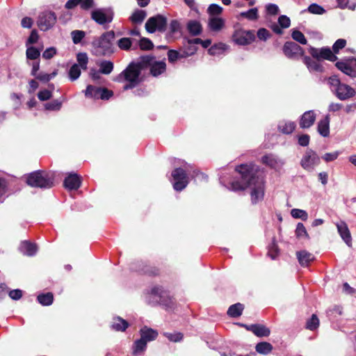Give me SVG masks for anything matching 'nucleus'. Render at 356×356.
I'll use <instances>...</instances> for the list:
<instances>
[{
  "mask_svg": "<svg viewBox=\"0 0 356 356\" xmlns=\"http://www.w3.org/2000/svg\"><path fill=\"white\" fill-rule=\"evenodd\" d=\"M236 171L240 175V180L231 181L228 188L234 191L250 188L252 203L261 201L264 196V181L256 175L257 167L252 163L241 164L236 168Z\"/></svg>",
  "mask_w": 356,
  "mask_h": 356,
  "instance_id": "nucleus-1",
  "label": "nucleus"
},
{
  "mask_svg": "<svg viewBox=\"0 0 356 356\" xmlns=\"http://www.w3.org/2000/svg\"><path fill=\"white\" fill-rule=\"evenodd\" d=\"M141 68L143 67L140 61L137 64L130 63L126 69L115 77L114 81L119 83L126 82L127 83L123 86L124 90L132 89L140 83Z\"/></svg>",
  "mask_w": 356,
  "mask_h": 356,
  "instance_id": "nucleus-2",
  "label": "nucleus"
},
{
  "mask_svg": "<svg viewBox=\"0 0 356 356\" xmlns=\"http://www.w3.org/2000/svg\"><path fill=\"white\" fill-rule=\"evenodd\" d=\"M114 32L111 31L94 38L92 42L93 54L97 56L111 55L113 53L112 40L114 39Z\"/></svg>",
  "mask_w": 356,
  "mask_h": 356,
  "instance_id": "nucleus-3",
  "label": "nucleus"
},
{
  "mask_svg": "<svg viewBox=\"0 0 356 356\" xmlns=\"http://www.w3.org/2000/svg\"><path fill=\"white\" fill-rule=\"evenodd\" d=\"M328 84L331 91L341 101L349 99L356 94L355 90L353 88L341 83L337 76L329 77Z\"/></svg>",
  "mask_w": 356,
  "mask_h": 356,
  "instance_id": "nucleus-4",
  "label": "nucleus"
},
{
  "mask_svg": "<svg viewBox=\"0 0 356 356\" xmlns=\"http://www.w3.org/2000/svg\"><path fill=\"white\" fill-rule=\"evenodd\" d=\"M54 180L52 173L38 170L30 173L27 177L26 182L32 187L49 188L54 186Z\"/></svg>",
  "mask_w": 356,
  "mask_h": 356,
  "instance_id": "nucleus-5",
  "label": "nucleus"
},
{
  "mask_svg": "<svg viewBox=\"0 0 356 356\" xmlns=\"http://www.w3.org/2000/svg\"><path fill=\"white\" fill-rule=\"evenodd\" d=\"M190 165L182 161L181 167L175 168L172 172V183L173 188L177 191L184 190L189 183L188 172H189Z\"/></svg>",
  "mask_w": 356,
  "mask_h": 356,
  "instance_id": "nucleus-6",
  "label": "nucleus"
},
{
  "mask_svg": "<svg viewBox=\"0 0 356 356\" xmlns=\"http://www.w3.org/2000/svg\"><path fill=\"white\" fill-rule=\"evenodd\" d=\"M141 67H150V73L154 76H158L165 71L166 64L165 61H156L152 56H143L140 58Z\"/></svg>",
  "mask_w": 356,
  "mask_h": 356,
  "instance_id": "nucleus-7",
  "label": "nucleus"
},
{
  "mask_svg": "<svg viewBox=\"0 0 356 356\" xmlns=\"http://www.w3.org/2000/svg\"><path fill=\"white\" fill-rule=\"evenodd\" d=\"M167 19L161 15L149 17L145 23V29L148 33H154L156 31L163 32L165 30Z\"/></svg>",
  "mask_w": 356,
  "mask_h": 356,
  "instance_id": "nucleus-8",
  "label": "nucleus"
},
{
  "mask_svg": "<svg viewBox=\"0 0 356 356\" xmlns=\"http://www.w3.org/2000/svg\"><path fill=\"white\" fill-rule=\"evenodd\" d=\"M56 22V16L54 12L44 11L40 13L37 24L42 31H46L54 26Z\"/></svg>",
  "mask_w": 356,
  "mask_h": 356,
  "instance_id": "nucleus-9",
  "label": "nucleus"
},
{
  "mask_svg": "<svg viewBox=\"0 0 356 356\" xmlns=\"http://www.w3.org/2000/svg\"><path fill=\"white\" fill-rule=\"evenodd\" d=\"M320 157L312 149H307L303 155L300 164L307 171H313L316 166L320 163Z\"/></svg>",
  "mask_w": 356,
  "mask_h": 356,
  "instance_id": "nucleus-10",
  "label": "nucleus"
},
{
  "mask_svg": "<svg viewBox=\"0 0 356 356\" xmlns=\"http://www.w3.org/2000/svg\"><path fill=\"white\" fill-rule=\"evenodd\" d=\"M255 39L253 31H246L242 29H236L232 35L233 41L238 45H247Z\"/></svg>",
  "mask_w": 356,
  "mask_h": 356,
  "instance_id": "nucleus-11",
  "label": "nucleus"
},
{
  "mask_svg": "<svg viewBox=\"0 0 356 356\" xmlns=\"http://www.w3.org/2000/svg\"><path fill=\"white\" fill-rule=\"evenodd\" d=\"M85 95L94 99H108L113 95V92L107 88L89 85L85 91Z\"/></svg>",
  "mask_w": 356,
  "mask_h": 356,
  "instance_id": "nucleus-12",
  "label": "nucleus"
},
{
  "mask_svg": "<svg viewBox=\"0 0 356 356\" xmlns=\"http://www.w3.org/2000/svg\"><path fill=\"white\" fill-rule=\"evenodd\" d=\"M91 18L98 24L104 25L112 22L113 14L111 11L99 8L92 11Z\"/></svg>",
  "mask_w": 356,
  "mask_h": 356,
  "instance_id": "nucleus-13",
  "label": "nucleus"
},
{
  "mask_svg": "<svg viewBox=\"0 0 356 356\" xmlns=\"http://www.w3.org/2000/svg\"><path fill=\"white\" fill-rule=\"evenodd\" d=\"M309 54L314 58H316L318 60L320 58H324L330 61H335L337 60V56H335L328 47H324L320 49L311 47L309 49Z\"/></svg>",
  "mask_w": 356,
  "mask_h": 356,
  "instance_id": "nucleus-14",
  "label": "nucleus"
},
{
  "mask_svg": "<svg viewBox=\"0 0 356 356\" xmlns=\"http://www.w3.org/2000/svg\"><path fill=\"white\" fill-rule=\"evenodd\" d=\"M283 51L289 58H295L303 54L302 48L294 42H286L283 47Z\"/></svg>",
  "mask_w": 356,
  "mask_h": 356,
  "instance_id": "nucleus-15",
  "label": "nucleus"
},
{
  "mask_svg": "<svg viewBox=\"0 0 356 356\" xmlns=\"http://www.w3.org/2000/svg\"><path fill=\"white\" fill-rule=\"evenodd\" d=\"M336 226L343 241L348 246L350 247L352 245V237L347 224L344 221H340L336 224Z\"/></svg>",
  "mask_w": 356,
  "mask_h": 356,
  "instance_id": "nucleus-16",
  "label": "nucleus"
},
{
  "mask_svg": "<svg viewBox=\"0 0 356 356\" xmlns=\"http://www.w3.org/2000/svg\"><path fill=\"white\" fill-rule=\"evenodd\" d=\"M316 115L314 111H308L305 112L300 120L299 124L302 129H307L312 127L315 120Z\"/></svg>",
  "mask_w": 356,
  "mask_h": 356,
  "instance_id": "nucleus-17",
  "label": "nucleus"
},
{
  "mask_svg": "<svg viewBox=\"0 0 356 356\" xmlns=\"http://www.w3.org/2000/svg\"><path fill=\"white\" fill-rule=\"evenodd\" d=\"M64 186L68 190H76L81 186L80 177L76 173H70L64 180Z\"/></svg>",
  "mask_w": 356,
  "mask_h": 356,
  "instance_id": "nucleus-18",
  "label": "nucleus"
},
{
  "mask_svg": "<svg viewBox=\"0 0 356 356\" xmlns=\"http://www.w3.org/2000/svg\"><path fill=\"white\" fill-rule=\"evenodd\" d=\"M245 328L253 332L257 337H263L270 335V331L269 328L261 324H252L250 325H244Z\"/></svg>",
  "mask_w": 356,
  "mask_h": 356,
  "instance_id": "nucleus-19",
  "label": "nucleus"
},
{
  "mask_svg": "<svg viewBox=\"0 0 356 356\" xmlns=\"http://www.w3.org/2000/svg\"><path fill=\"white\" fill-rule=\"evenodd\" d=\"M303 61L310 72H322L323 71V67L318 59L314 60L309 56H305Z\"/></svg>",
  "mask_w": 356,
  "mask_h": 356,
  "instance_id": "nucleus-20",
  "label": "nucleus"
},
{
  "mask_svg": "<svg viewBox=\"0 0 356 356\" xmlns=\"http://www.w3.org/2000/svg\"><path fill=\"white\" fill-rule=\"evenodd\" d=\"M19 250L23 254L32 257L35 254L38 248L35 244L24 241L21 243Z\"/></svg>",
  "mask_w": 356,
  "mask_h": 356,
  "instance_id": "nucleus-21",
  "label": "nucleus"
},
{
  "mask_svg": "<svg viewBox=\"0 0 356 356\" xmlns=\"http://www.w3.org/2000/svg\"><path fill=\"white\" fill-rule=\"evenodd\" d=\"M296 127V122L287 120L280 121L277 125L278 130L284 134H291Z\"/></svg>",
  "mask_w": 356,
  "mask_h": 356,
  "instance_id": "nucleus-22",
  "label": "nucleus"
},
{
  "mask_svg": "<svg viewBox=\"0 0 356 356\" xmlns=\"http://www.w3.org/2000/svg\"><path fill=\"white\" fill-rule=\"evenodd\" d=\"M318 132L323 137H327L330 134V118L326 115L321 120L318 124Z\"/></svg>",
  "mask_w": 356,
  "mask_h": 356,
  "instance_id": "nucleus-23",
  "label": "nucleus"
},
{
  "mask_svg": "<svg viewBox=\"0 0 356 356\" xmlns=\"http://www.w3.org/2000/svg\"><path fill=\"white\" fill-rule=\"evenodd\" d=\"M296 254L302 266H307L314 259V255L305 250L297 252Z\"/></svg>",
  "mask_w": 356,
  "mask_h": 356,
  "instance_id": "nucleus-24",
  "label": "nucleus"
},
{
  "mask_svg": "<svg viewBox=\"0 0 356 356\" xmlns=\"http://www.w3.org/2000/svg\"><path fill=\"white\" fill-rule=\"evenodd\" d=\"M336 67L343 72L345 74L349 76L351 78L356 77V70H354L350 65L346 62H337Z\"/></svg>",
  "mask_w": 356,
  "mask_h": 356,
  "instance_id": "nucleus-25",
  "label": "nucleus"
},
{
  "mask_svg": "<svg viewBox=\"0 0 356 356\" xmlns=\"http://www.w3.org/2000/svg\"><path fill=\"white\" fill-rule=\"evenodd\" d=\"M187 30L191 35L196 36L201 33L202 28L200 22L190 20L187 23Z\"/></svg>",
  "mask_w": 356,
  "mask_h": 356,
  "instance_id": "nucleus-26",
  "label": "nucleus"
},
{
  "mask_svg": "<svg viewBox=\"0 0 356 356\" xmlns=\"http://www.w3.org/2000/svg\"><path fill=\"white\" fill-rule=\"evenodd\" d=\"M157 336L158 332L151 328L145 327L140 330V338L145 342L154 340Z\"/></svg>",
  "mask_w": 356,
  "mask_h": 356,
  "instance_id": "nucleus-27",
  "label": "nucleus"
},
{
  "mask_svg": "<svg viewBox=\"0 0 356 356\" xmlns=\"http://www.w3.org/2000/svg\"><path fill=\"white\" fill-rule=\"evenodd\" d=\"M225 25V20L221 17H210L209 20V26L211 30L218 31L221 30Z\"/></svg>",
  "mask_w": 356,
  "mask_h": 356,
  "instance_id": "nucleus-28",
  "label": "nucleus"
},
{
  "mask_svg": "<svg viewBox=\"0 0 356 356\" xmlns=\"http://www.w3.org/2000/svg\"><path fill=\"white\" fill-rule=\"evenodd\" d=\"M97 65L99 67V72L103 74H111L114 68L113 63L106 60H100Z\"/></svg>",
  "mask_w": 356,
  "mask_h": 356,
  "instance_id": "nucleus-29",
  "label": "nucleus"
},
{
  "mask_svg": "<svg viewBox=\"0 0 356 356\" xmlns=\"http://www.w3.org/2000/svg\"><path fill=\"white\" fill-rule=\"evenodd\" d=\"M128 323L120 317H115L111 324V328L115 331H124L128 327Z\"/></svg>",
  "mask_w": 356,
  "mask_h": 356,
  "instance_id": "nucleus-30",
  "label": "nucleus"
},
{
  "mask_svg": "<svg viewBox=\"0 0 356 356\" xmlns=\"http://www.w3.org/2000/svg\"><path fill=\"white\" fill-rule=\"evenodd\" d=\"M146 16L147 13L145 10L136 9L130 16L129 19L134 24H141Z\"/></svg>",
  "mask_w": 356,
  "mask_h": 356,
  "instance_id": "nucleus-31",
  "label": "nucleus"
},
{
  "mask_svg": "<svg viewBox=\"0 0 356 356\" xmlns=\"http://www.w3.org/2000/svg\"><path fill=\"white\" fill-rule=\"evenodd\" d=\"M273 346L266 341L259 342L255 346L256 351L261 355H268L273 350Z\"/></svg>",
  "mask_w": 356,
  "mask_h": 356,
  "instance_id": "nucleus-32",
  "label": "nucleus"
},
{
  "mask_svg": "<svg viewBox=\"0 0 356 356\" xmlns=\"http://www.w3.org/2000/svg\"><path fill=\"white\" fill-rule=\"evenodd\" d=\"M243 309V305L241 303H236L229 307L227 314L233 318L238 317L242 314Z\"/></svg>",
  "mask_w": 356,
  "mask_h": 356,
  "instance_id": "nucleus-33",
  "label": "nucleus"
},
{
  "mask_svg": "<svg viewBox=\"0 0 356 356\" xmlns=\"http://www.w3.org/2000/svg\"><path fill=\"white\" fill-rule=\"evenodd\" d=\"M165 292L160 286H154L151 289L150 297H153L156 303H161L163 302L162 298L164 297Z\"/></svg>",
  "mask_w": 356,
  "mask_h": 356,
  "instance_id": "nucleus-34",
  "label": "nucleus"
},
{
  "mask_svg": "<svg viewBox=\"0 0 356 356\" xmlns=\"http://www.w3.org/2000/svg\"><path fill=\"white\" fill-rule=\"evenodd\" d=\"M38 301L44 306H49L52 304L54 296L51 293H42L38 296Z\"/></svg>",
  "mask_w": 356,
  "mask_h": 356,
  "instance_id": "nucleus-35",
  "label": "nucleus"
},
{
  "mask_svg": "<svg viewBox=\"0 0 356 356\" xmlns=\"http://www.w3.org/2000/svg\"><path fill=\"white\" fill-rule=\"evenodd\" d=\"M262 162L271 168H276L279 166L280 161L273 154H268L262 157Z\"/></svg>",
  "mask_w": 356,
  "mask_h": 356,
  "instance_id": "nucleus-36",
  "label": "nucleus"
},
{
  "mask_svg": "<svg viewBox=\"0 0 356 356\" xmlns=\"http://www.w3.org/2000/svg\"><path fill=\"white\" fill-rule=\"evenodd\" d=\"M240 15L248 20H257L259 18L258 9L257 8H252L247 11L241 12Z\"/></svg>",
  "mask_w": 356,
  "mask_h": 356,
  "instance_id": "nucleus-37",
  "label": "nucleus"
},
{
  "mask_svg": "<svg viewBox=\"0 0 356 356\" xmlns=\"http://www.w3.org/2000/svg\"><path fill=\"white\" fill-rule=\"evenodd\" d=\"M146 347L147 342H145V340L141 338L136 340L133 346V354L134 355H138L141 352H143L146 349Z\"/></svg>",
  "mask_w": 356,
  "mask_h": 356,
  "instance_id": "nucleus-38",
  "label": "nucleus"
},
{
  "mask_svg": "<svg viewBox=\"0 0 356 356\" xmlns=\"http://www.w3.org/2000/svg\"><path fill=\"white\" fill-rule=\"evenodd\" d=\"M135 40L129 38H122L118 41V46L120 49L128 51L131 49Z\"/></svg>",
  "mask_w": 356,
  "mask_h": 356,
  "instance_id": "nucleus-39",
  "label": "nucleus"
},
{
  "mask_svg": "<svg viewBox=\"0 0 356 356\" xmlns=\"http://www.w3.org/2000/svg\"><path fill=\"white\" fill-rule=\"evenodd\" d=\"M226 49V45L223 43H218L211 46L208 52L210 55L212 56H218L222 54L224 51Z\"/></svg>",
  "mask_w": 356,
  "mask_h": 356,
  "instance_id": "nucleus-40",
  "label": "nucleus"
},
{
  "mask_svg": "<svg viewBox=\"0 0 356 356\" xmlns=\"http://www.w3.org/2000/svg\"><path fill=\"white\" fill-rule=\"evenodd\" d=\"M305 11L314 15H323L326 12L321 6L314 3L309 5L307 9L304 10Z\"/></svg>",
  "mask_w": 356,
  "mask_h": 356,
  "instance_id": "nucleus-41",
  "label": "nucleus"
},
{
  "mask_svg": "<svg viewBox=\"0 0 356 356\" xmlns=\"http://www.w3.org/2000/svg\"><path fill=\"white\" fill-rule=\"evenodd\" d=\"M81 75V67L78 64H74L69 70V78L71 81L76 80Z\"/></svg>",
  "mask_w": 356,
  "mask_h": 356,
  "instance_id": "nucleus-42",
  "label": "nucleus"
},
{
  "mask_svg": "<svg viewBox=\"0 0 356 356\" xmlns=\"http://www.w3.org/2000/svg\"><path fill=\"white\" fill-rule=\"evenodd\" d=\"M291 215L294 218L301 219L302 220H306L308 218L307 213L305 210L299 209H291Z\"/></svg>",
  "mask_w": 356,
  "mask_h": 356,
  "instance_id": "nucleus-43",
  "label": "nucleus"
},
{
  "mask_svg": "<svg viewBox=\"0 0 356 356\" xmlns=\"http://www.w3.org/2000/svg\"><path fill=\"white\" fill-rule=\"evenodd\" d=\"M76 60L78 65L83 70L87 69V64L88 63V57L86 53H79L76 55Z\"/></svg>",
  "mask_w": 356,
  "mask_h": 356,
  "instance_id": "nucleus-44",
  "label": "nucleus"
},
{
  "mask_svg": "<svg viewBox=\"0 0 356 356\" xmlns=\"http://www.w3.org/2000/svg\"><path fill=\"white\" fill-rule=\"evenodd\" d=\"M296 235L299 238H308L309 235L305 227L302 222H298L296 229Z\"/></svg>",
  "mask_w": 356,
  "mask_h": 356,
  "instance_id": "nucleus-45",
  "label": "nucleus"
},
{
  "mask_svg": "<svg viewBox=\"0 0 356 356\" xmlns=\"http://www.w3.org/2000/svg\"><path fill=\"white\" fill-rule=\"evenodd\" d=\"M222 10L223 8L216 3L211 4L207 8V12L211 17H216L217 15H220L222 13Z\"/></svg>",
  "mask_w": 356,
  "mask_h": 356,
  "instance_id": "nucleus-46",
  "label": "nucleus"
},
{
  "mask_svg": "<svg viewBox=\"0 0 356 356\" xmlns=\"http://www.w3.org/2000/svg\"><path fill=\"white\" fill-rule=\"evenodd\" d=\"M57 74L56 72H54L51 74H47L45 72H40L36 74V76H34L36 79L42 81V82H48L51 79H52Z\"/></svg>",
  "mask_w": 356,
  "mask_h": 356,
  "instance_id": "nucleus-47",
  "label": "nucleus"
},
{
  "mask_svg": "<svg viewBox=\"0 0 356 356\" xmlns=\"http://www.w3.org/2000/svg\"><path fill=\"white\" fill-rule=\"evenodd\" d=\"M71 35L74 44H79L86 36V33L83 31L75 30L71 32Z\"/></svg>",
  "mask_w": 356,
  "mask_h": 356,
  "instance_id": "nucleus-48",
  "label": "nucleus"
},
{
  "mask_svg": "<svg viewBox=\"0 0 356 356\" xmlns=\"http://www.w3.org/2000/svg\"><path fill=\"white\" fill-rule=\"evenodd\" d=\"M319 325V320L316 314H313L306 324L307 329L309 330H316Z\"/></svg>",
  "mask_w": 356,
  "mask_h": 356,
  "instance_id": "nucleus-49",
  "label": "nucleus"
},
{
  "mask_svg": "<svg viewBox=\"0 0 356 356\" xmlns=\"http://www.w3.org/2000/svg\"><path fill=\"white\" fill-rule=\"evenodd\" d=\"M62 106V102L58 99L53 100L44 104V108L48 111H59Z\"/></svg>",
  "mask_w": 356,
  "mask_h": 356,
  "instance_id": "nucleus-50",
  "label": "nucleus"
},
{
  "mask_svg": "<svg viewBox=\"0 0 356 356\" xmlns=\"http://www.w3.org/2000/svg\"><path fill=\"white\" fill-rule=\"evenodd\" d=\"M40 51L33 47H28L26 49V57L30 60H35L39 58Z\"/></svg>",
  "mask_w": 356,
  "mask_h": 356,
  "instance_id": "nucleus-51",
  "label": "nucleus"
},
{
  "mask_svg": "<svg viewBox=\"0 0 356 356\" xmlns=\"http://www.w3.org/2000/svg\"><path fill=\"white\" fill-rule=\"evenodd\" d=\"M291 37L294 40L298 42L299 43H300L302 44H307V39L305 38L304 34L302 32H300V31H298V30L293 31Z\"/></svg>",
  "mask_w": 356,
  "mask_h": 356,
  "instance_id": "nucleus-52",
  "label": "nucleus"
},
{
  "mask_svg": "<svg viewBox=\"0 0 356 356\" xmlns=\"http://www.w3.org/2000/svg\"><path fill=\"white\" fill-rule=\"evenodd\" d=\"M168 60L170 63H174L179 58H185L184 53H179L175 50H169L168 52Z\"/></svg>",
  "mask_w": 356,
  "mask_h": 356,
  "instance_id": "nucleus-53",
  "label": "nucleus"
},
{
  "mask_svg": "<svg viewBox=\"0 0 356 356\" xmlns=\"http://www.w3.org/2000/svg\"><path fill=\"white\" fill-rule=\"evenodd\" d=\"M138 45L142 50H149L154 47L152 42L146 38H141L138 42Z\"/></svg>",
  "mask_w": 356,
  "mask_h": 356,
  "instance_id": "nucleus-54",
  "label": "nucleus"
},
{
  "mask_svg": "<svg viewBox=\"0 0 356 356\" xmlns=\"http://www.w3.org/2000/svg\"><path fill=\"white\" fill-rule=\"evenodd\" d=\"M170 31L172 34L181 32V24L178 20L173 19L170 22Z\"/></svg>",
  "mask_w": 356,
  "mask_h": 356,
  "instance_id": "nucleus-55",
  "label": "nucleus"
},
{
  "mask_svg": "<svg viewBox=\"0 0 356 356\" xmlns=\"http://www.w3.org/2000/svg\"><path fill=\"white\" fill-rule=\"evenodd\" d=\"M346 40L345 39H338L333 44L332 49L335 54H337L340 49L345 47Z\"/></svg>",
  "mask_w": 356,
  "mask_h": 356,
  "instance_id": "nucleus-56",
  "label": "nucleus"
},
{
  "mask_svg": "<svg viewBox=\"0 0 356 356\" xmlns=\"http://www.w3.org/2000/svg\"><path fill=\"white\" fill-rule=\"evenodd\" d=\"M164 335L171 341L178 342L183 338V334L180 332L177 333H164Z\"/></svg>",
  "mask_w": 356,
  "mask_h": 356,
  "instance_id": "nucleus-57",
  "label": "nucleus"
},
{
  "mask_svg": "<svg viewBox=\"0 0 356 356\" xmlns=\"http://www.w3.org/2000/svg\"><path fill=\"white\" fill-rule=\"evenodd\" d=\"M278 23L282 29H286L290 26L291 20L286 15H281L278 18Z\"/></svg>",
  "mask_w": 356,
  "mask_h": 356,
  "instance_id": "nucleus-58",
  "label": "nucleus"
},
{
  "mask_svg": "<svg viewBox=\"0 0 356 356\" xmlns=\"http://www.w3.org/2000/svg\"><path fill=\"white\" fill-rule=\"evenodd\" d=\"M189 43L191 44H201L204 48L209 47L211 44V40L209 39L202 40L200 38H195L189 40Z\"/></svg>",
  "mask_w": 356,
  "mask_h": 356,
  "instance_id": "nucleus-59",
  "label": "nucleus"
},
{
  "mask_svg": "<svg viewBox=\"0 0 356 356\" xmlns=\"http://www.w3.org/2000/svg\"><path fill=\"white\" fill-rule=\"evenodd\" d=\"M268 256L272 259H275L278 255V248L277 245L273 243L268 248Z\"/></svg>",
  "mask_w": 356,
  "mask_h": 356,
  "instance_id": "nucleus-60",
  "label": "nucleus"
},
{
  "mask_svg": "<svg viewBox=\"0 0 356 356\" xmlns=\"http://www.w3.org/2000/svg\"><path fill=\"white\" fill-rule=\"evenodd\" d=\"M339 154L340 152L338 151L332 153H326L322 156V159L326 162H330L336 160L339 156Z\"/></svg>",
  "mask_w": 356,
  "mask_h": 356,
  "instance_id": "nucleus-61",
  "label": "nucleus"
},
{
  "mask_svg": "<svg viewBox=\"0 0 356 356\" xmlns=\"http://www.w3.org/2000/svg\"><path fill=\"white\" fill-rule=\"evenodd\" d=\"M38 97L40 101L48 100L51 97V92L47 89L40 90L38 94Z\"/></svg>",
  "mask_w": 356,
  "mask_h": 356,
  "instance_id": "nucleus-62",
  "label": "nucleus"
},
{
  "mask_svg": "<svg viewBox=\"0 0 356 356\" xmlns=\"http://www.w3.org/2000/svg\"><path fill=\"white\" fill-rule=\"evenodd\" d=\"M266 10L268 14L275 15L279 13V7L274 3H268L266 6Z\"/></svg>",
  "mask_w": 356,
  "mask_h": 356,
  "instance_id": "nucleus-63",
  "label": "nucleus"
},
{
  "mask_svg": "<svg viewBox=\"0 0 356 356\" xmlns=\"http://www.w3.org/2000/svg\"><path fill=\"white\" fill-rule=\"evenodd\" d=\"M23 292L20 289H14L8 292L9 297L15 300H19L22 297Z\"/></svg>",
  "mask_w": 356,
  "mask_h": 356,
  "instance_id": "nucleus-64",
  "label": "nucleus"
}]
</instances>
